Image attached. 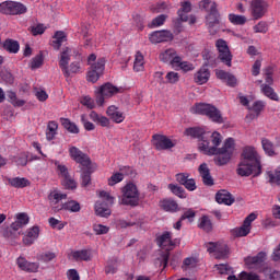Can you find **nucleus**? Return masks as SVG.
<instances>
[{"label":"nucleus","instance_id":"obj_2","mask_svg":"<svg viewBox=\"0 0 280 280\" xmlns=\"http://www.w3.org/2000/svg\"><path fill=\"white\" fill-rule=\"evenodd\" d=\"M201 148L206 150L203 154L214 156L213 161L215 165L222 167V165H228L230 163L233 152H235V140L233 138H228L222 148H207V143Z\"/></svg>","mask_w":280,"mask_h":280},{"label":"nucleus","instance_id":"obj_54","mask_svg":"<svg viewBox=\"0 0 280 280\" xmlns=\"http://www.w3.org/2000/svg\"><path fill=\"white\" fill-rule=\"evenodd\" d=\"M254 32L256 34H266L268 32V23L267 22H259L254 26Z\"/></svg>","mask_w":280,"mask_h":280},{"label":"nucleus","instance_id":"obj_24","mask_svg":"<svg viewBox=\"0 0 280 280\" xmlns=\"http://www.w3.org/2000/svg\"><path fill=\"white\" fill-rule=\"evenodd\" d=\"M52 38L54 40L50 45L56 51L62 47V43H67V34L62 31H57Z\"/></svg>","mask_w":280,"mask_h":280},{"label":"nucleus","instance_id":"obj_52","mask_svg":"<svg viewBox=\"0 0 280 280\" xmlns=\"http://www.w3.org/2000/svg\"><path fill=\"white\" fill-rule=\"evenodd\" d=\"M121 180H124V174L115 173L108 179V185H109V187H113L114 185H117V183H121Z\"/></svg>","mask_w":280,"mask_h":280},{"label":"nucleus","instance_id":"obj_4","mask_svg":"<svg viewBox=\"0 0 280 280\" xmlns=\"http://www.w3.org/2000/svg\"><path fill=\"white\" fill-rule=\"evenodd\" d=\"M191 113H194V115H205L214 124H224L222 112L211 104L197 103L194 107H191Z\"/></svg>","mask_w":280,"mask_h":280},{"label":"nucleus","instance_id":"obj_56","mask_svg":"<svg viewBox=\"0 0 280 280\" xmlns=\"http://www.w3.org/2000/svg\"><path fill=\"white\" fill-rule=\"evenodd\" d=\"M264 102L256 101L253 106L249 108L252 113H256L258 116L261 115V110H264Z\"/></svg>","mask_w":280,"mask_h":280},{"label":"nucleus","instance_id":"obj_21","mask_svg":"<svg viewBox=\"0 0 280 280\" xmlns=\"http://www.w3.org/2000/svg\"><path fill=\"white\" fill-rule=\"evenodd\" d=\"M266 252H259L256 256H248L244 259L245 265L253 268V266H259L266 261Z\"/></svg>","mask_w":280,"mask_h":280},{"label":"nucleus","instance_id":"obj_63","mask_svg":"<svg viewBox=\"0 0 280 280\" xmlns=\"http://www.w3.org/2000/svg\"><path fill=\"white\" fill-rule=\"evenodd\" d=\"M260 71H261V59H257L252 67V74L254 77H257L259 75Z\"/></svg>","mask_w":280,"mask_h":280},{"label":"nucleus","instance_id":"obj_14","mask_svg":"<svg viewBox=\"0 0 280 280\" xmlns=\"http://www.w3.org/2000/svg\"><path fill=\"white\" fill-rule=\"evenodd\" d=\"M71 60V48L63 47L59 56V67L63 72L65 78H69V61Z\"/></svg>","mask_w":280,"mask_h":280},{"label":"nucleus","instance_id":"obj_22","mask_svg":"<svg viewBox=\"0 0 280 280\" xmlns=\"http://www.w3.org/2000/svg\"><path fill=\"white\" fill-rule=\"evenodd\" d=\"M209 78H211V72L209 71L207 66H203L195 74V82L197 84H207V82H209Z\"/></svg>","mask_w":280,"mask_h":280},{"label":"nucleus","instance_id":"obj_27","mask_svg":"<svg viewBox=\"0 0 280 280\" xmlns=\"http://www.w3.org/2000/svg\"><path fill=\"white\" fill-rule=\"evenodd\" d=\"M2 47L9 54H19V49H21V45L19 44V42H16L12 38L5 39L3 42Z\"/></svg>","mask_w":280,"mask_h":280},{"label":"nucleus","instance_id":"obj_58","mask_svg":"<svg viewBox=\"0 0 280 280\" xmlns=\"http://www.w3.org/2000/svg\"><path fill=\"white\" fill-rule=\"evenodd\" d=\"M166 80L170 84H176L180 80L178 72L171 71L166 74Z\"/></svg>","mask_w":280,"mask_h":280},{"label":"nucleus","instance_id":"obj_32","mask_svg":"<svg viewBox=\"0 0 280 280\" xmlns=\"http://www.w3.org/2000/svg\"><path fill=\"white\" fill-rule=\"evenodd\" d=\"M9 184L11 187H15L16 189H23V187H30V180L25 177H15L9 179Z\"/></svg>","mask_w":280,"mask_h":280},{"label":"nucleus","instance_id":"obj_43","mask_svg":"<svg viewBox=\"0 0 280 280\" xmlns=\"http://www.w3.org/2000/svg\"><path fill=\"white\" fill-rule=\"evenodd\" d=\"M93 172H95V168H88L85 171L82 172L81 174V187H89V185H91V175L93 174Z\"/></svg>","mask_w":280,"mask_h":280},{"label":"nucleus","instance_id":"obj_25","mask_svg":"<svg viewBox=\"0 0 280 280\" xmlns=\"http://www.w3.org/2000/svg\"><path fill=\"white\" fill-rule=\"evenodd\" d=\"M107 115L110 117L112 120L115 121V124H121L126 117L124 116V113L119 112V109L112 105L107 108Z\"/></svg>","mask_w":280,"mask_h":280},{"label":"nucleus","instance_id":"obj_12","mask_svg":"<svg viewBox=\"0 0 280 280\" xmlns=\"http://www.w3.org/2000/svg\"><path fill=\"white\" fill-rule=\"evenodd\" d=\"M215 47L219 51V60L226 67H232L233 55L231 54V49H229L226 40L218 39L215 42Z\"/></svg>","mask_w":280,"mask_h":280},{"label":"nucleus","instance_id":"obj_55","mask_svg":"<svg viewBox=\"0 0 280 280\" xmlns=\"http://www.w3.org/2000/svg\"><path fill=\"white\" fill-rule=\"evenodd\" d=\"M202 58L206 60L205 67H209V65H213L215 58L213 57V52L209 50L202 51Z\"/></svg>","mask_w":280,"mask_h":280},{"label":"nucleus","instance_id":"obj_62","mask_svg":"<svg viewBox=\"0 0 280 280\" xmlns=\"http://www.w3.org/2000/svg\"><path fill=\"white\" fill-rule=\"evenodd\" d=\"M56 259V254L51 252L44 253L39 256L40 261H45L46 264Z\"/></svg>","mask_w":280,"mask_h":280},{"label":"nucleus","instance_id":"obj_18","mask_svg":"<svg viewBox=\"0 0 280 280\" xmlns=\"http://www.w3.org/2000/svg\"><path fill=\"white\" fill-rule=\"evenodd\" d=\"M198 172L202 178L203 185H206L207 187H213L215 183L213 180V177L211 176V171L209 170L207 163L200 164Z\"/></svg>","mask_w":280,"mask_h":280},{"label":"nucleus","instance_id":"obj_6","mask_svg":"<svg viewBox=\"0 0 280 280\" xmlns=\"http://www.w3.org/2000/svg\"><path fill=\"white\" fill-rule=\"evenodd\" d=\"M206 16V25L211 36H215L220 30V11H218V3L213 2L210 11Z\"/></svg>","mask_w":280,"mask_h":280},{"label":"nucleus","instance_id":"obj_57","mask_svg":"<svg viewBox=\"0 0 280 280\" xmlns=\"http://www.w3.org/2000/svg\"><path fill=\"white\" fill-rule=\"evenodd\" d=\"M2 235L8 240H15V237H19V233H16L12 228L4 229Z\"/></svg>","mask_w":280,"mask_h":280},{"label":"nucleus","instance_id":"obj_28","mask_svg":"<svg viewBox=\"0 0 280 280\" xmlns=\"http://www.w3.org/2000/svg\"><path fill=\"white\" fill-rule=\"evenodd\" d=\"M228 280H261L259 278V275L255 273V272H246V271H242L238 275V278L235 277V275H230L228 277Z\"/></svg>","mask_w":280,"mask_h":280},{"label":"nucleus","instance_id":"obj_34","mask_svg":"<svg viewBox=\"0 0 280 280\" xmlns=\"http://www.w3.org/2000/svg\"><path fill=\"white\" fill-rule=\"evenodd\" d=\"M214 257L215 259H226L229 257V245L219 242Z\"/></svg>","mask_w":280,"mask_h":280},{"label":"nucleus","instance_id":"obj_26","mask_svg":"<svg viewBox=\"0 0 280 280\" xmlns=\"http://www.w3.org/2000/svg\"><path fill=\"white\" fill-rule=\"evenodd\" d=\"M98 196L102 200H98L96 202H100L103 208L107 207L108 209H110V207L115 205V197L110 196V192L102 190L100 191Z\"/></svg>","mask_w":280,"mask_h":280},{"label":"nucleus","instance_id":"obj_7","mask_svg":"<svg viewBox=\"0 0 280 280\" xmlns=\"http://www.w3.org/2000/svg\"><path fill=\"white\" fill-rule=\"evenodd\" d=\"M121 205H126L127 207H137L139 205V189H137V185L127 184L122 188Z\"/></svg>","mask_w":280,"mask_h":280},{"label":"nucleus","instance_id":"obj_8","mask_svg":"<svg viewBox=\"0 0 280 280\" xmlns=\"http://www.w3.org/2000/svg\"><path fill=\"white\" fill-rule=\"evenodd\" d=\"M185 135H187V137H192L194 139H199L200 142L198 148L200 152H206V149L202 147L207 145L206 148H209V132L205 131V129L200 127L187 128Z\"/></svg>","mask_w":280,"mask_h":280},{"label":"nucleus","instance_id":"obj_41","mask_svg":"<svg viewBox=\"0 0 280 280\" xmlns=\"http://www.w3.org/2000/svg\"><path fill=\"white\" fill-rule=\"evenodd\" d=\"M231 233L232 235H234V237H246V235L250 233V228L245 226V224L243 223L241 228L233 229Z\"/></svg>","mask_w":280,"mask_h":280},{"label":"nucleus","instance_id":"obj_46","mask_svg":"<svg viewBox=\"0 0 280 280\" xmlns=\"http://www.w3.org/2000/svg\"><path fill=\"white\" fill-rule=\"evenodd\" d=\"M165 21H167V15L165 14L158 15L155 19L152 20L151 23L148 24V27H150V30L154 27H161V25H163Z\"/></svg>","mask_w":280,"mask_h":280},{"label":"nucleus","instance_id":"obj_39","mask_svg":"<svg viewBox=\"0 0 280 280\" xmlns=\"http://www.w3.org/2000/svg\"><path fill=\"white\" fill-rule=\"evenodd\" d=\"M47 130L46 131V138L48 141H52V139L56 137V132L58 130V122L51 120L47 125Z\"/></svg>","mask_w":280,"mask_h":280},{"label":"nucleus","instance_id":"obj_64","mask_svg":"<svg viewBox=\"0 0 280 280\" xmlns=\"http://www.w3.org/2000/svg\"><path fill=\"white\" fill-rule=\"evenodd\" d=\"M67 277L69 280H80V273L75 269L68 270Z\"/></svg>","mask_w":280,"mask_h":280},{"label":"nucleus","instance_id":"obj_44","mask_svg":"<svg viewBox=\"0 0 280 280\" xmlns=\"http://www.w3.org/2000/svg\"><path fill=\"white\" fill-rule=\"evenodd\" d=\"M45 62V57L43 56V51H39L32 60H31V69H40V66Z\"/></svg>","mask_w":280,"mask_h":280},{"label":"nucleus","instance_id":"obj_51","mask_svg":"<svg viewBox=\"0 0 280 280\" xmlns=\"http://www.w3.org/2000/svg\"><path fill=\"white\" fill-rule=\"evenodd\" d=\"M93 231L96 235H106L108 231H110V228L103 225V224H94Z\"/></svg>","mask_w":280,"mask_h":280},{"label":"nucleus","instance_id":"obj_47","mask_svg":"<svg viewBox=\"0 0 280 280\" xmlns=\"http://www.w3.org/2000/svg\"><path fill=\"white\" fill-rule=\"evenodd\" d=\"M262 149L268 154V156H275V144L270 142V140L264 138L261 140Z\"/></svg>","mask_w":280,"mask_h":280},{"label":"nucleus","instance_id":"obj_49","mask_svg":"<svg viewBox=\"0 0 280 280\" xmlns=\"http://www.w3.org/2000/svg\"><path fill=\"white\" fill-rule=\"evenodd\" d=\"M133 70H136L137 72L143 71V55H141L140 51H138L136 54V59L133 62Z\"/></svg>","mask_w":280,"mask_h":280},{"label":"nucleus","instance_id":"obj_3","mask_svg":"<svg viewBox=\"0 0 280 280\" xmlns=\"http://www.w3.org/2000/svg\"><path fill=\"white\" fill-rule=\"evenodd\" d=\"M155 242L160 248H165L164 252L160 253V257H158L155 264H160L163 268H167V264L170 261V250L176 246L174 241H172V232H163L162 235L155 238Z\"/></svg>","mask_w":280,"mask_h":280},{"label":"nucleus","instance_id":"obj_36","mask_svg":"<svg viewBox=\"0 0 280 280\" xmlns=\"http://www.w3.org/2000/svg\"><path fill=\"white\" fill-rule=\"evenodd\" d=\"M261 92L266 97H269V100H272L273 102H279V95L275 92V89L270 88L268 84L261 85Z\"/></svg>","mask_w":280,"mask_h":280},{"label":"nucleus","instance_id":"obj_31","mask_svg":"<svg viewBox=\"0 0 280 280\" xmlns=\"http://www.w3.org/2000/svg\"><path fill=\"white\" fill-rule=\"evenodd\" d=\"M191 12V2L185 1L182 3V9L177 11V14L180 19V21L187 22L189 21V16H187V13Z\"/></svg>","mask_w":280,"mask_h":280},{"label":"nucleus","instance_id":"obj_29","mask_svg":"<svg viewBox=\"0 0 280 280\" xmlns=\"http://www.w3.org/2000/svg\"><path fill=\"white\" fill-rule=\"evenodd\" d=\"M74 261H91V252L89 249H81L71 253Z\"/></svg>","mask_w":280,"mask_h":280},{"label":"nucleus","instance_id":"obj_10","mask_svg":"<svg viewBox=\"0 0 280 280\" xmlns=\"http://www.w3.org/2000/svg\"><path fill=\"white\" fill-rule=\"evenodd\" d=\"M69 152L71 160L75 161V163H79L83 170H93V162L91 161L89 154L82 152L80 149H78V147H71Z\"/></svg>","mask_w":280,"mask_h":280},{"label":"nucleus","instance_id":"obj_40","mask_svg":"<svg viewBox=\"0 0 280 280\" xmlns=\"http://www.w3.org/2000/svg\"><path fill=\"white\" fill-rule=\"evenodd\" d=\"M174 56H176V50L174 48H168L164 52L160 54V60L171 65Z\"/></svg>","mask_w":280,"mask_h":280},{"label":"nucleus","instance_id":"obj_1","mask_svg":"<svg viewBox=\"0 0 280 280\" xmlns=\"http://www.w3.org/2000/svg\"><path fill=\"white\" fill-rule=\"evenodd\" d=\"M238 176H259L261 174V159L254 147H245L241 154V162L236 170Z\"/></svg>","mask_w":280,"mask_h":280},{"label":"nucleus","instance_id":"obj_50","mask_svg":"<svg viewBox=\"0 0 280 280\" xmlns=\"http://www.w3.org/2000/svg\"><path fill=\"white\" fill-rule=\"evenodd\" d=\"M62 185L66 189H78V183H75L74 179L71 178V175L63 178Z\"/></svg>","mask_w":280,"mask_h":280},{"label":"nucleus","instance_id":"obj_16","mask_svg":"<svg viewBox=\"0 0 280 280\" xmlns=\"http://www.w3.org/2000/svg\"><path fill=\"white\" fill-rule=\"evenodd\" d=\"M149 40L151 43H153L154 45H156L159 43H167L170 40H174V34H172L167 30L155 31V32L150 34Z\"/></svg>","mask_w":280,"mask_h":280},{"label":"nucleus","instance_id":"obj_23","mask_svg":"<svg viewBox=\"0 0 280 280\" xmlns=\"http://www.w3.org/2000/svg\"><path fill=\"white\" fill-rule=\"evenodd\" d=\"M160 207L163 209V211H166L168 213H176L178 211V202L174 199H163L160 201Z\"/></svg>","mask_w":280,"mask_h":280},{"label":"nucleus","instance_id":"obj_5","mask_svg":"<svg viewBox=\"0 0 280 280\" xmlns=\"http://www.w3.org/2000/svg\"><path fill=\"white\" fill-rule=\"evenodd\" d=\"M0 14L21 16V14H27V7L21 2L7 0L0 3Z\"/></svg>","mask_w":280,"mask_h":280},{"label":"nucleus","instance_id":"obj_30","mask_svg":"<svg viewBox=\"0 0 280 280\" xmlns=\"http://www.w3.org/2000/svg\"><path fill=\"white\" fill-rule=\"evenodd\" d=\"M198 226L199 229H201V231H205V233H211V231H213V222H211V219H209V215H202L199 219Z\"/></svg>","mask_w":280,"mask_h":280},{"label":"nucleus","instance_id":"obj_38","mask_svg":"<svg viewBox=\"0 0 280 280\" xmlns=\"http://www.w3.org/2000/svg\"><path fill=\"white\" fill-rule=\"evenodd\" d=\"M95 214L100 218H108L112 213L110 208L106 207L103 208L101 202H96L94 206Z\"/></svg>","mask_w":280,"mask_h":280},{"label":"nucleus","instance_id":"obj_17","mask_svg":"<svg viewBox=\"0 0 280 280\" xmlns=\"http://www.w3.org/2000/svg\"><path fill=\"white\" fill-rule=\"evenodd\" d=\"M175 178L179 185H183L188 191H196V179L189 178L188 173H178Z\"/></svg>","mask_w":280,"mask_h":280},{"label":"nucleus","instance_id":"obj_9","mask_svg":"<svg viewBox=\"0 0 280 280\" xmlns=\"http://www.w3.org/2000/svg\"><path fill=\"white\" fill-rule=\"evenodd\" d=\"M121 90L113 83H105L98 88L96 91V104L98 106H104V101L108 97H113V95H117Z\"/></svg>","mask_w":280,"mask_h":280},{"label":"nucleus","instance_id":"obj_11","mask_svg":"<svg viewBox=\"0 0 280 280\" xmlns=\"http://www.w3.org/2000/svg\"><path fill=\"white\" fill-rule=\"evenodd\" d=\"M105 67H106L105 58H98L97 62L92 63L86 74L88 82H92V84H95V82L100 80V77L103 75Z\"/></svg>","mask_w":280,"mask_h":280},{"label":"nucleus","instance_id":"obj_20","mask_svg":"<svg viewBox=\"0 0 280 280\" xmlns=\"http://www.w3.org/2000/svg\"><path fill=\"white\" fill-rule=\"evenodd\" d=\"M215 200L219 205H226L228 207L235 202V198L228 190H219L215 194Z\"/></svg>","mask_w":280,"mask_h":280},{"label":"nucleus","instance_id":"obj_15","mask_svg":"<svg viewBox=\"0 0 280 280\" xmlns=\"http://www.w3.org/2000/svg\"><path fill=\"white\" fill-rule=\"evenodd\" d=\"M152 144L156 150H170L176 145L170 138L163 135H153Z\"/></svg>","mask_w":280,"mask_h":280},{"label":"nucleus","instance_id":"obj_48","mask_svg":"<svg viewBox=\"0 0 280 280\" xmlns=\"http://www.w3.org/2000/svg\"><path fill=\"white\" fill-rule=\"evenodd\" d=\"M229 21L233 25H245L246 24V18L244 15H237L234 13L229 14Z\"/></svg>","mask_w":280,"mask_h":280},{"label":"nucleus","instance_id":"obj_37","mask_svg":"<svg viewBox=\"0 0 280 280\" xmlns=\"http://www.w3.org/2000/svg\"><path fill=\"white\" fill-rule=\"evenodd\" d=\"M220 143H222V135L218 131L209 132V148H218Z\"/></svg>","mask_w":280,"mask_h":280},{"label":"nucleus","instance_id":"obj_53","mask_svg":"<svg viewBox=\"0 0 280 280\" xmlns=\"http://www.w3.org/2000/svg\"><path fill=\"white\" fill-rule=\"evenodd\" d=\"M45 26L43 24H37L36 26L28 27V32L33 34V36H39L42 34H45Z\"/></svg>","mask_w":280,"mask_h":280},{"label":"nucleus","instance_id":"obj_59","mask_svg":"<svg viewBox=\"0 0 280 280\" xmlns=\"http://www.w3.org/2000/svg\"><path fill=\"white\" fill-rule=\"evenodd\" d=\"M16 221L20 223V225L25 226L26 224H30V217L25 212H21L16 215Z\"/></svg>","mask_w":280,"mask_h":280},{"label":"nucleus","instance_id":"obj_13","mask_svg":"<svg viewBox=\"0 0 280 280\" xmlns=\"http://www.w3.org/2000/svg\"><path fill=\"white\" fill-rule=\"evenodd\" d=\"M250 8L254 21H259V19H264L266 12H268V2L265 0H254L250 3Z\"/></svg>","mask_w":280,"mask_h":280},{"label":"nucleus","instance_id":"obj_35","mask_svg":"<svg viewBox=\"0 0 280 280\" xmlns=\"http://www.w3.org/2000/svg\"><path fill=\"white\" fill-rule=\"evenodd\" d=\"M65 211H69L70 213H80V211H82V206L75 200H70L65 202Z\"/></svg>","mask_w":280,"mask_h":280},{"label":"nucleus","instance_id":"obj_42","mask_svg":"<svg viewBox=\"0 0 280 280\" xmlns=\"http://www.w3.org/2000/svg\"><path fill=\"white\" fill-rule=\"evenodd\" d=\"M168 189L174 196H177V198H187L185 189L176 184H168Z\"/></svg>","mask_w":280,"mask_h":280},{"label":"nucleus","instance_id":"obj_45","mask_svg":"<svg viewBox=\"0 0 280 280\" xmlns=\"http://www.w3.org/2000/svg\"><path fill=\"white\" fill-rule=\"evenodd\" d=\"M48 200L51 205H58L60 200H67V194H60V192H50L48 195Z\"/></svg>","mask_w":280,"mask_h":280},{"label":"nucleus","instance_id":"obj_60","mask_svg":"<svg viewBox=\"0 0 280 280\" xmlns=\"http://www.w3.org/2000/svg\"><path fill=\"white\" fill-rule=\"evenodd\" d=\"M182 268L183 270H187V268H196V258L188 257L184 259Z\"/></svg>","mask_w":280,"mask_h":280},{"label":"nucleus","instance_id":"obj_19","mask_svg":"<svg viewBox=\"0 0 280 280\" xmlns=\"http://www.w3.org/2000/svg\"><path fill=\"white\" fill-rule=\"evenodd\" d=\"M18 266L21 270H24L25 272H38V268H40V265L38 262H31L27 261L24 257L18 258Z\"/></svg>","mask_w":280,"mask_h":280},{"label":"nucleus","instance_id":"obj_33","mask_svg":"<svg viewBox=\"0 0 280 280\" xmlns=\"http://www.w3.org/2000/svg\"><path fill=\"white\" fill-rule=\"evenodd\" d=\"M60 121L61 126H63L68 132H71L72 135H78L80 132L78 125H75V122H71L69 118H60Z\"/></svg>","mask_w":280,"mask_h":280},{"label":"nucleus","instance_id":"obj_61","mask_svg":"<svg viewBox=\"0 0 280 280\" xmlns=\"http://www.w3.org/2000/svg\"><path fill=\"white\" fill-rule=\"evenodd\" d=\"M81 104L83 106H86V108H89L90 110H93V108H95V102L93 101V98H91V96H84L81 101Z\"/></svg>","mask_w":280,"mask_h":280}]
</instances>
